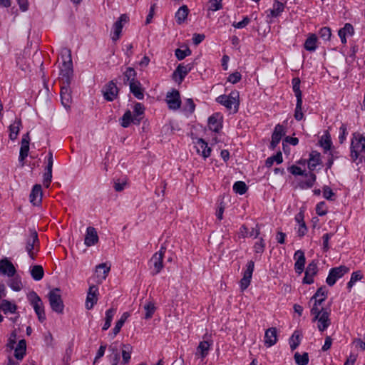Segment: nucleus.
<instances>
[{"mask_svg": "<svg viewBox=\"0 0 365 365\" xmlns=\"http://www.w3.org/2000/svg\"><path fill=\"white\" fill-rule=\"evenodd\" d=\"M21 126V120L20 119H16L14 123L9 125V138L11 140H14L17 138Z\"/></svg>", "mask_w": 365, "mask_h": 365, "instance_id": "33", "label": "nucleus"}, {"mask_svg": "<svg viewBox=\"0 0 365 365\" xmlns=\"http://www.w3.org/2000/svg\"><path fill=\"white\" fill-rule=\"evenodd\" d=\"M285 135L283 125L277 124L272 135V140L270 143V148L274 150L280 142L282 138Z\"/></svg>", "mask_w": 365, "mask_h": 365, "instance_id": "19", "label": "nucleus"}, {"mask_svg": "<svg viewBox=\"0 0 365 365\" xmlns=\"http://www.w3.org/2000/svg\"><path fill=\"white\" fill-rule=\"evenodd\" d=\"M300 344L299 334L295 331L289 339L291 349L294 350Z\"/></svg>", "mask_w": 365, "mask_h": 365, "instance_id": "49", "label": "nucleus"}, {"mask_svg": "<svg viewBox=\"0 0 365 365\" xmlns=\"http://www.w3.org/2000/svg\"><path fill=\"white\" fill-rule=\"evenodd\" d=\"M365 153V138L359 133H354L351 143V158L353 161L362 162Z\"/></svg>", "mask_w": 365, "mask_h": 365, "instance_id": "3", "label": "nucleus"}, {"mask_svg": "<svg viewBox=\"0 0 365 365\" xmlns=\"http://www.w3.org/2000/svg\"><path fill=\"white\" fill-rule=\"evenodd\" d=\"M166 248L161 247L160 250L155 253L150 260L151 273L153 275L158 274L163 268V258Z\"/></svg>", "mask_w": 365, "mask_h": 365, "instance_id": "7", "label": "nucleus"}, {"mask_svg": "<svg viewBox=\"0 0 365 365\" xmlns=\"http://www.w3.org/2000/svg\"><path fill=\"white\" fill-rule=\"evenodd\" d=\"M265 248V243L262 238L259 239V241L255 242L254 245V250L255 254H262L264 252Z\"/></svg>", "mask_w": 365, "mask_h": 365, "instance_id": "57", "label": "nucleus"}, {"mask_svg": "<svg viewBox=\"0 0 365 365\" xmlns=\"http://www.w3.org/2000/svg\"><path fill=\"white\" fill-rule=\"evenodd\" d=\"M192 67L191 64L185 66L180 64L173 73L174 78L179 76L180 82H182L186 75L191 71Z\"/></svg>", "mask_w": 365, "mask_h": 365, "instance_id": "30", "label": "nucleus"}, {"mask_svg": "<svg viewBox=\"0 0 365 365\" xmlns=\"http://www.w3.org/2000/svg\"><path fill=\"white\" fill-rule=\"evenodd\" d=\"M347 135L346 126L344 124H341L339 128V140L340 143H343L346 139V136Z\"/></svg>", "mask_w": 365, "mask_h": 365, "instance_id": "64", "label": "nucleus"}, {"mask_svg": "<svg viewBox=\"0 0 365 365\" xmlns=\"http://www.w3.org/2000/svg\"><path fill=\"white\" fill-rule=\"evenodd\" d=\"M233 190L240 195L245 194L247 190V186L243 181H237L233 185Z\"/></svg>", "mask_w": 365, "mask_h": 365, "instance_id": "47", "label": "nucleus"}, {"mask_svg": "<svg viewBox=\"0 0 365 365\" xmlns=\"http://www.w3.org/2000/svg\"><path fill=\"white\" fill-rule=\"evenodd\" d=\"M175 54L176 58L180 61V60L184 59L186 56H190L191 54V51L188 48H187L185 50H181L180 48H177L175 51Z\"/></svg>", "mask_w": 365, "mask_h": 365, "instance_id": "52", "label": "nucleus"}, {"mask_svg": "<svg viewBox=\"0 0 365 365\" xmlns=\"http://www.w3.org/2000/svg\"><path fill=\"white\" fill-rule=\"evenodd\" d=\"M293 91L295 93V96L297 99H302V91H300V80L298 78H295L292 80Z\"/></svg>", "mask_w": 365, "mask_h": 365, "instance_id": "50", "label": "nucleus"}, {"mask_svg": "<svg viewBox=\"0 0 365 365\" xmlns=\"http://www.w3.org/2000/svg\"><path fill=\"white\" fill-rule=\"evenodd\" d=\"M29 143H30V136L29 133H26L22 137L21 142V148L19 153V160L20 162H22V165H24V161L25 158L29 155Z\"/></svg>", "mask_w": 365, "mask_h": 365, "instance_id": "18", "label": "nucleus"}, {"mask_svg": "<svg viewBox=\"0 0 365 365\" xmlns=\"http://www.w3.org/2000/svg\"><path fill=\"white\" fill-rule=\"evenodd\" d=\"M98 242V236L96 229L93 227H88L86 230L84 243L86 246L91 247Z\"/></svg>", "mask_w": 365, "mask_h": 365, "instance_id": "21", "label": "nucleus"}, {"mask_svg": "<svg viewBox=\"0 0 365 365\" xmlns=\"http://www.w3.org/2000/svg\"><path fill=\"white\" fill-rule=\"evenodd\" d=\"M132 351L133 347L131 345L128 344H121L122 364L124 365H126L130 362Z\"/></svg>", "mask_w": 365, "mask_h": 365, "instance_id": "31", "label": "nucleus"}, {"mask_svg": "<svg viewBox=\"0 0 365 365\" xmlns=\"http://www.w3.org/2000/svg\"><path fill=\"white\" fill-rule=\"evenodd\" d=\"M317 36L315 34L310 35L304 43V48L309 51H314L317 48Z\"/></svg>", "mask_w": 365, "mask_h": 365, "instance_id": "40", "label": "nucleus"}, {"mask_svg": "<svg viewBox=\"0 0 365 365\" xmlns=\"http://www.w3.org/2000/svg\"><path fill=\"white\" fill-rule=\"evenodd\" d=\"M144 309L145 310V318L147 319L151 318L155 310L154 304L152 302H149L145 305Z\"/></svg>", "mask_w": 365, "mask_h": 365, "instance_id": "54", "label": "nucleus"}, {"mask_svg": "<svg viewBox=\"0 0 365 365\" xmlns=\"http://www.w3.org/2000/svg\"><path fill=\"white\" fill-rule=\"evenodd\" d=\"M283 161L282 154L280 151H279L276 155L268 158L265 161V165L267 168H270L272 166L274 162H276L277 164L282 163Z\"/></svg>", "mask_w": 365, "mask_h": 365, "instance_id": "44", "label": "nucleus"}, {"mask_svg": "<svg viewBox=\"0 0 365 365\" xmlns=\"http://www.w3.org/2000/svg\"><path fill=\"white\" fill-rule=\"evenodd\" d=\"M52 179V170L47 169L43 175V185L45 187H48Z\"/></svg>", "mask_w": 365, "mask_h": 365, "instance_id": "60", "label": "nucleus"}, {"mask_svg": "<svg viewBox=\"0 0 365 365\" xmlns=\"http://www.w3.org/2000/svg\"><path fill=\"white\" fill-rule=\"evenodd\" d=\"M349 272V268L344 265L331 268L327 277L326 282L329 286H333L337 279L341 278Z\"/></svg>", "mask_w": 365, "mask_h": 365, "instance_id": "9", "label": "nucleus"}, {"mask_svg": "<svg viewBox=\"0 0 365 365\" xmlns=\"http://www.w3.org/2000/svg\"><path fill=\"white\" fill-rule=\"evenodd\" d=\"M354 30L353 26L349 24H345L344 26L338 31V35L343 44L346 43V36H351L354 34Z\"/></svg>", "mask_w": 365, "mask_h": 365, "instance_id": "27", "label": "nucleus"}, {"mask_svg": "<svg viewBox=\"0 0 365 365\" xmlns=\"http://www.w3.org/2000/svg\"><path fill=\"white\" fill-rule=\"evenodd\" d=\"M8 285L12 290L15 292H19L23 287L21 277L15 275L12 279L9 280Z\"/></svg>", "mask_w": 365, "mask_h": 365, "instance_id": "41", "label": "nucleus"}, {"mask_svg": "<svg viewBox=\"0 0 365 365\" xmlns=\"http://www.w3.org/2000/svg\"><path fill=\"white\" fill-rule=\"evenodd\" d=\"M294 258L296 260L294 264L295 272L298 274H301L304 271L306 262L304 252L302 250H297L294 253Z\"/></svg>", "mask_w": 365, "mask_h": 365, "instance_id": "20", "label": "nucleus"}, {"mask_svg": "<svg viewBox=\"0 0 365 365\" xmlns=\"http://www.w3.org/2000/svg\"><path fill=\"white\" fill-rule=\"evenodd\" d=\"M208 126L210 129L215 133H218L222 125V116L219 113H215L208 119Z\"/></svg>", "mask_w": 365, "mask_h": 365, "instance_id": "22", "label": "nucleus"}, {"mask_svg": "<svg viewBox=\"0 0 365 365\" xmlns=\"http://www.w3.org/2000/svg\"><path fill=\"white\" fill-rule=\"evenodd\" d=\"M302 99H297V104H296V108H295V113H294V118L297 120H301L303 118V113H302Z\"/></svg>", "mask_w": 365, "mask_h": 365, "instance_id": "51", "label": "nucleus"}, {"mask_svg": "<svg viewBox=\"0 0 365 365\" xmlns=\"http://www.w3.org/2000/svg\"><path fill=\"white\" fill-rule=\"evenodd\" d=\"M166 103L168 108L172 110H177L181 106L180 93L176 89H173L166 94Z\"/></svg>", "mask_w": 365, "mask_h": 365, "instance_id": "11", "label": "nucleus"}, {"mask_svg": "<svg viewBox=\"0 0 365 365\" xmlns=\"http://www.w3.org/2000/svg\"><path fill=\"white\" fill-rule=\"evenodd\" d=\"M363 273L361 271H356L352 273L350 281L347 284V288L350 290L353 285L357 281L363 279Z\"/></svg>", "mask_w": 365, "mask_h": 365, "instance_id": "45", "label": "nucleus"}, {"mask_svg": "<svg viewBox=\"0 0 365 365\" xmlns=\"http://www.w3.org/2000/svg\"><path fill=\"white\" fill-rule=\"evenodd\" d=\"M61 103L65 108H69L71 102V94L70 90L71 83H61Z\"/></svg>", "mask_w": 365, "mask_h": 365, "instance_id": "15", "label": "nucleus"}, {"mask_svg": "<svg viewBox=\"0 0 365 365\" xmlns=\"http://www.w3.org/2000/svg\"><path fill=\"white\" fill-rule=\"evenodd\" d=\"M140 119L132 117V113L130 110H127L120 119V125L123 128H128L130 123H138Z\"/></svg>", "mask_w": 365, "mask_h": 365, "instance_id": "35", "label": "nucleus"}, {"mask_svg": "<svg viewBox=\"0 0 365 365\" xmlns=\"http://www.w3.org/2000/svg\"><path fill=\"white\" fill-rule=\"evenodd\" d=\"M319 35L323 40H329L331 36V29L329 27H323L319 30Z\"/></svg>", "mask_w": 365, "mask_h": 365, "instance_id": "56", "label": "nucleus"}, {"mask_svg": "<svg viewBox=\"0 0 365 365\" xmlns=\"http://www.w3.org/2000/svg\"><path fill=\"white\" fill-rule=\"evenodd\" d=\"M320 145L324 149L325 151L329 150L331 146V141L328 135L322 137L319 141Z\"/></svg>", "mask_w": 365, "mask_h": 365, "instance_id": "53", "label": "nucleus"}, {"mask_svg": "<svg viewBox=\"0 0 365 365\" xmlns=\"http://www.w3.org/2000/svg\"><path fill=\"white\" fill-rule=\"evenodd\" d=\"M250 22V19L248 16H245L242 19V21L240 22H234L232 24V26L236 29H243L245 26H247L249 23Z\"/></svg>", "mask_w": 365, "mask_h": 365, "instance_id": "61", "label": "nucleus"}, {"mask_svg": "<svg viewBox=\"0 0 365 365\" xmlns=\"http://www.w3.org/2000/svg\"><path fill=\"white\" fill-rule=\"evenodd\" d=\"M0 309H2L4 314H14L17 309V306L8 300H3L0 304Z\"/></svg>", "mask_w": 365, "mask_h": 365, "instance_id": "39", "label": "nucleus"}, {"mask_svg": "<svg viewBox=\"0 0 365 365\" xmlns=\"http://www.w3.org/2000/svg\"><path fill=\"white\" fill-rule=\"evenodd\" d=\"M115 312L116 309L113 308H110L106 312V319L103 330H107L110 327L111 322Z\"/></svg>", "mask_w": 365, "mask_h": 365, "instance_id": "43", "label": "nucleus"}, {"mask_svg": "<svg viewBox=\"0 0 365 365\" xmlns=\"http://www.w3.org/2000/svg\"><path fill=\"white\" fill-rule=\"evenodd\" d=\"M16 272V268L10 260L7 258L0 260V273L1 274L12 277L15 275Z\"/></svg>", "mask_w": 365, "mask_h": 365, "instance_id": "14", "label": "nucleus"}, {"mask_svg": "<svg viewBox=\"0 0 365 365\" xmlns=\"http://www.w3.org/2000/svg\"><path fill=\"white\" fill-rule=\"evenodd\" d=\"M197 152L204 158H207L210 155L211 148L207 143L202 138H200L196 143Z\"/></svg>", "mask_w": 365, "mask_h": 365, "instance_id": "29", "label": "nucleus"}, {"mask_svg": "<svg viewBox=\"0 0 365 365\" xmlns=\"http://www.w3.org/2000/svg\"><path fill=\"white\" fill-rule=\"evenodd\" d=\"M60 292V289L55 288L48 294L49 305L51 309L57 314H63L64 309V304Z\"/></svg>", "mask_w": 365, "mask_h": 365, "instance_id": "6", "label": "nucleus"}, {"mask_svg": "<svg viewBox=\"0 0 365 365\" xmlns=\"http://www.w3.org/2000/svg\"><path fill=\"white\" fill-rule=\"evenodd\" d=\"M61 56L63 63L60 67L61 81V83H71L73 73L71 51L67 48L62 49Z\"/></svg>", "mask_w": 365, "mask_h": 365, "instance_id": "1", "label": "nucleus"}, {"mask_svg": "<svg viewBox=\"0 0 365 365\" xmlns=\"http://www.w3.org/2000/svg\"><path fill=\"white\" fill-rule=\"evenodd\" d=\"M110 269V266H108L106 263L100 264L96 267V272L99 282L106 279Z\"/></svg>", "mask_w": 365, "mask_h": 365, "instance_id": "32", "label": "nucleus"}, {"mask_svg": "<svg viewBox=\"0 0 365 365\" xmlns=\"http://www.w3.org/2000/svg\"><path fill=\"white\" fill-rule=\"evenodd\" d=\"M316 212L319 216H323L327 214V208L324 202H320L317 205Z\"/></svg>", "mask_w": 365, "mask_h": 365, "instance_id": "59", "label": "nucleus"}, {"mask_svg": "<svg viewBox=\"0 0 365 365\" xmlns=\"http://www.w3.org/2000/svg\"><path fill=\"white\" fill-rule=\"evenodd\" d=\"M317 264L312 261L310 262L305 270V276L303 279V283L311 284L314 282V277L317 274Z\"/></svg>", "mask_w": 365, "mask_h": 365, "instance_id": "16", "label": "nucleus"}, {"mask_svg": "<svg viewBox=\"0 0 365 365\" xmlns=\"http://www.w3.org/2000/svg\"><path fill=\"white\" fill-rule=\"evenodd\" d=\"M103 97L108 101H113L118 95V88L114 81H110L106 83L102 90Z\"/></svg>", "mask_w": 365, "mask_h": 365, "instance_id": "10", "label": "nucleus"}, {"mask_svg": "<svg viewBox=\"0 0 365 365\" xmlns=\"http://www.w3.org/2000/svg\"><path fill=\"white\" fill-rule=\"evenodd\" d=\"M189 9L187 6L183 5L178 10L175 14L176 21L178 24H182L187 17Z\"/></svg>", "mask_w": 365, "mask_h": 365, "instance_id": "37", "label": "nucleus"}, {"mask_svg": "<svg viewBox=\"0 0 365 365\" xmlns=\"http://www.w3.org/2000/svg\"><path fill=\"white\" fill-rule=\"evenodd\" d=\"M129 20L128 16L126 14H121L119 19L113 24V34L112 35V40L116 41L119 39L123 25L126 24Z\"/></svg>", "mask_w": 365, "mask_h": 365, "instance_id": "13", "label": "nucleus"}, {"mask_svg": "<svg viewBox=\"0 0 365 365\" xmlns=\"http://www.w3.org/2000/svg\"><path fill=\"white\" fill-rule=\"evenodd\" d=\"M98 289L96 286H90L86 300V307L91 309L98 301Z\"/></svg>", "mask_w": 365, "mask_h": 365, "instance_id": "17", "label": "nucleus"}, {"mask_svg": "<svg viewBox=\"0 0 365 365\" xmlns=\"http://www.w3.org/2000/svg\"><path fill=\"white\" fill-rule=\"evenodd\" d=\"M30 273L32 278L36 281L41 280L44 275V272L42 266L41 265H34L31 267Z\"/></svg>", "mask_w": 365, "mask_h": 365, "instance_id": "38", "label": "nucleus"}, {"mask_svg": "<svg viewBox=\"0 0 365 365\" xmlns=\"http://www.w3.org/2000/svg\"><path fill=\"white\" fill-rule=\"evenodd\" d=\"M311 314L313 316V322H317V328L319 331L323 332L331 324V308L330 305L327 307H322L321 309H311Z\"/></svg>", "mask_w": 365, "mask_h": 365, "instance_id": "2", "label": "nucleus"}, {"mask_svg": "<svg viewBox=\"0 0 365 365\" xmlns=\"http://www.w3.org/2000/svg\"><path fill=\"white\" fill-rule=\"evenodd\" d=\"M294 359L298 365H307L309 362V356L307 353L300 354L298 352L294 354Z\"/></svg>", "mask_w": 365, "mask_h": 365, "instance_id": "46", "label": "nucleus"}, {"mask_svg": "<svg viewBox=\"0 0 365 365\" xmlns=\"http://www.w3.org/2000/svg\"><path fill=\"white\" fill-rule=\"evenodd\" d=\"M222 0H210L209 1V10L216 11L222 8Z\"/></svg>", "mask_w": 365, "mask_h": 365, "instance_id": "55", "label": "nucleus"}, {"mask_svg": "<svg viewBox=\"0 0 365 365\" xmlns=\"http://www.w3.org/2000/svg\"><path fill=\"white\" fill-rule=\"evenodd\" d=\"M217 102L225 106L228 110H232L236 113L238 110L240 101L239 92L237 91H232L228 96L221 95L216 99Z\"/></svg>", "mask_w": 365, "mask_h": 365, "instance_id": "5", "label": "nucleus"}, {"mask_svg": "<svg viewBox=\"0 0 365 365\" xmlns=\"http://www.w3.org/2000/svg\"><path fill=\"white\" fill-rule=\"evenodd\" d=\"M246 270L244 272L243 277L240 280V288L242 291L245 290L250 285L255 267V262L250 260L247 264Z\"/></svg>", "mask_w": 365, "mask_h": 365, "instance_id": "12", "label": "nucleus"}, {"mask_svg": "<svg viewBox=\"0 0 365 365\" xmlns=\"http://www.w3.org/2000/svg\"><path fill=\"white\" fill-rule=\"evenodd\" d=\"M277 341V329L274 327L269 328L264 334V344L267 347L274 345Z\"/></svg>", "mask_w": 365, "mask_h": 365, "instance_id": "23", "label": "nucleus"}, {"mask_svg": "<svg viewBox=\"0 0 365 365\" xmlns=\"http://www.w3.org/2000/svg\"><path fill=\"white\" fill-rule=\"evenodd\" d=\"M26 297L30 304L33 307L38 320L41 322H44L46 320L44 306L40 297L34 291L29 292Z\"/></svg>", "mask_w": 365, "mask_h": 365, "instance_id": "4", "label": "nucleus"}, {"mask_svg": "<svg viewBox=\"0 0 365 365\" xmlns=\"http://www.w3.org/2000/svg\"><path fill=\"white\" fill-rule=\"evenodd\" d=\"M305 179L301 180L299 182V187L302 189H309L311 188L317 179L316 175L313 173L309 172L306 173L304 175Z\"/></svg>", "mask_w": 365, "mask_h": 365, "instance_id": "26", "label": "nucleus"}, {"mask_svg": "<svg viewBox=\"0 0 365 365\" xmlns=\"http://www.w3.org/2000/svg\"><path fill=\"white\" fill-rule=\"evenodd\" d=\"M242 78V75L240 72L236 71L230 74L227 78V81L232 84L238 83Z\"/></svg>", "mask_w": 365, "mask_h": 365, "instance_id": "62", "label": "nucleus"}, {"mask_svg": "<svg viewBox=\"0 0 365 365\" xmlns=\"http://www.w3.org/2000/svg\"><path fill=\"white\" fill-rule=\"evenodd\" d=\"M130 91L139 100L143 99L144 93L141 83L138 81H133L129 83Z\"/></svg>", "mask_w": 365, "mask_h": 365, "instance_id": "28", "label": "nucleus"}, {"mask_svg": "<svg viewBox=\"0 0 365 365\" xmlns=\"http://www.w3.org/2000/svg\"><path fill=\"white\" fill-rule=\"evenodd\" d=\"M124 76V81H135L136 72L134 68L131 67H128L126 68V71L123 73Z\"/></svg>", "mask_w": 365, "mask_h": 365, "instance_id": "48", "label": "nucleus"}, {"mask_svg": "<svg viewBox=\"0 0 365 365\" xmlns=\"http://www.w3.org/2000/svg\"><path fill=\"white\" fill-rule=\"evenodd\" d=\"M212 345V340H203L200 341L198 346L197 347V351L195 354L197 356H200L202 359L205 358L207 356Z\"/></svg>", "mask_w": 365, "mask_h": 365, "instance_id": "24", "label": "nucleus"}, {"mask_svg": "<svg viewBox=\"0 0 365 365\" xmlns=\"http://www.w3.org/2000/svg\"><path fill=\"white\" fill-rule=\"evenodd\" d=\"M39 240L38 234L36 231H31L30 237L27 240L26 250L30 258L34 259L37 252L38 251Z\"/></svg>", "mask_w": 365, "mask_h": 365, "instance_id": "8", "label": "nucleus"}, {"mask_svg": "<svg viewBox=\"0 0 365 365\" xmlns=\"http://www.w3.org/2000/svg\"><path fill=\"white\" fill-rule=\"evenodd\" d=\"M322 298L326 299L327 297V291L325 287H320L317 289L316 293L313 295V298Z\"/></svg>", "mask_w": 365, "mask_h": 365, "instance_id": "63", "label": "nucleus"}, {"mask_svg": "<svg viewBox=\"0 0 365 365\" xmlns=\"http://www.w3.org/2000/svg\"><path fill=\"white\" fill-rule=\"evenodd\" d=\"M30 202L34 205H38L42 200V190L41 185H35L30 194Z\"/></svg>", "mask_w": 365, "mask_h": 365, "instance_id": "25", "label": "nucleus"}, {"mask_svg": "<svg viewBox=\"0 0 365 365\" xmlns=\"http://www.w3.org/2000/svg\"><path fill=\"white\" fill-rule=\"evenodd\" d=\"M323 196L328 200H334L335 194L329 186H324L323 187Z\"/></svg>", "mask_w": 365, "mask_h": 365, "instance_id": "58", "label": "nucleus"}, {"mask_svg": "<svg viewBox=\"0 0 365 365\" xmlns=\"http://www.w3.org/2000/svg\"><path fill=\"white\" fill-rule=\"evenodd\" d=\"M26 349V343L24 339H21L19 341L16 347L14 349V356L18 360H21L25 354Z\"/></svg>", "mask_w": 365, "mask_h": 365, "instance_id": "34", "label": "nucleus"}, {"mask_svg": "<svg viewBox=\"0 0 365 365\" xmlns=\"http://www.w3.org/2000/svg\"><path fill=\"white\" fill-rule=\"evenodd\" d=\"M320 153L317 151H312L309 155L308 161V168L311 170H314L320 163Z\"/></svg>", "mask_w": 365, "mask_h": 365, "instance_id": "36", "label": "nucleus"}, {"mask_svg": "<svg viewBox=\"0 0 365 365\" xmlns=\"http://www.w3.org/2000/svg\"><path fill=\"white\" fill-rule=\"evenodd\" d=\"M284 9V4L275 0L273 4V7L270 10V14L272 17H277L283 12Z\"/></svg>", "mask_w": 365, "mask_h": 365, "instance_id": "42", "label": "nucleus"}]
</instances>
